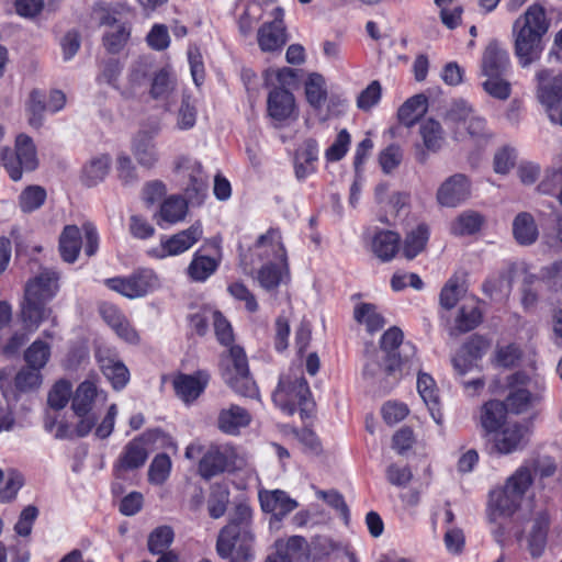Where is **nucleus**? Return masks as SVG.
Wrapping results in <instances>:
<instances>
[{
  "mask_svg": "<svg viewBox=\"0 0 562 562\" xmlns=\"http://www.w3.org/2000/svg\"><path fill=\"white\" fill-rule=\"evenodd\" d=\"M114 316V321H110V326L115 330L117 336L130 344H136L138 341L137 331L130 325V323L119 313L117 310H109Z\"/></svg>",
  "mask_w": 562,
  "mask_h": 562,
  "instance_id": "nucleus-60",
  "label": "nucleus"
},
{
  "mask_svg": "<svg viewBox=\"0 0 562 562\" xmlns=\"http://www.w3.org/2000/svg\"><path fill=\"white\" fill-rule=\"evenodd\" d=\"M512 289V280L508 271H499L496 274L490 276L482 285L483 292L493 297L495 294L504 291L509 292Z\"/></svg>",
  "mask_w": 562,
  "mask_h": 562,
  "instance_id": "nucleus-53",
  "label": "nucleus"
},
{
  "mask_svg": "<svg viewBox=\"0 0 562 562\" xmlns=\"http://www.w3.org/2000/svg\"><path fill=\"white\" fill-rule=\"evenodd\" d=\"M355 319L367 326L368 331L373 333L384 326V318L376 312V306L370 303H360L355 307Z\"/></svg>",
  "mask_w": 562,
  "mask_h": 562,
  "instance_id": "nucleus-45",
  "label": "nucleus"
},
{
  "mask_svg": "<svg viewBox=\"0 0 562 562\" xmlns=\"http://www.w3.org/2000/svg\"><path fill=\"white\" fill-rule=\"evenodd\" d=\"M267 110L269 116L276 121L290 119L295 111L293 93L284 88L272 89L268 95Z\"/></svg>",
  "mask_w": 562,
  "mask_h": 562,
  "instance_id": "nucleus-21",
  "label": "nucleus"
},
{
  "mask_svg": "<svg viewBox=\"0 0 562 562\" xmlns=\"http://www.w3.org/2000/svg\"><path fill=\"white\" fill-rule=\"evenodd\" d=\"M50 358V346L41 339H36L24 352L26 364L41 371Z\"/></svg>",
  "mask_w": 562,
  "mask_h": 562,
  "instance_id": "nucleus-47",
  "label": "nucleus"
},
{
  "mask_svg": "<svg viewBox=\"0 0 562 562\" xmlns=\"http://www.w3.org/2000/svg\"><path fill=\"white\" fill-rule=\"evenodd\" d=\"M105 284L128 299H136L145 296L157 286V276L150 269H140L126 278L106 279Z\"/></svg>",
  "mask_w": 562,
  "mask_h": 562,
  "instance_id": "nucleus-10",
  "label": "nucleus"
},
{
  "mask_svg": "<svg viewBox=\"0 0 562 562\" xmlns=\"http://www.w3.org/2000/svg\"><path fill=\"white\" fill-rule=\"evenodd\" d=\"M117 177L124 186H131L137 182V170L131 157L121 153L116 157Z\"/></svg>",
  "mask_w": 562,
  "mask_h": 562,
  "instance_id": "nucleus-57",
  "label": "nucleus"
},
{
  "mask_svg": "<svg viewBox=\"0 0 562 562\" xmlns=\"http://www.w3.org/2000/svg\"><path fill=\"white\" fill-rule=\"evenodd\" d=\"M221 368L225 383L236 393L247 397L258 395V389L250 374L244 348L232 345L227 353L222 357Z\"/></svg>",
  "mask_w": 562,
  "mask_h": 562,
  "instance_id": "nucleus-6",
  "label": "nucleus"
},
{
  "mask_svg": "<svg viewBox=\"0 0 562 562\" xmlns=\"http://www.w3.org/2000/svg\"><path fill=\"white\" fill-rule=\"evenodd\" d=\"M417 391L428 407L431 418L440 425L442 423V413L439 408V394L436 382L431 375L419 372L417 378Z\"/></svg>",
  "mask_w": 562,
  "mask_h": 562,
  "instance_id": "nucleus-28",
  "label": "nucleus"
},
{
  "mask_svg": "<svg viewBox=\"0 0 562 562\" xmlns=\"http://www.w3.org/2000/svg\"><path fill=\"white\" fill-rule=\"evenodd\" d=\"M482 322V312L476 304H463L454 321V330L464 334L476 328Z\"/></svg>",
  "mask_w": 562,
  "mask_h": 562,
  "instance_id": "nucleus-41",
  "label": "nucleus"
},
{
  "mask_svg": "<svg viewBox=\"0 0 562 562\" xmlns=\"http://www.w3.org/2000/svg\"><path fill=\"white\" fill-rule=\"evenodd\" d=\"M283 9L273 10V21L265 22L257 32L259 48L265 53L280 50L288 42L285 25L283 22Z\"/></svg>",
  "mask_w": 562,
  "mask_h": 562,
  "instance_id": "nucleus-12",
  "label": "nucleus"
},
{
  "mask_svg": "<svg viewBox=\"0 0 562 562\" xmlns=\"http://www.w3.org/2000/svg\"><path fill=\"white\" fill-rule=\"evenodd\" d=\"M428 109V99L425 94L419 93L415 94L408 100H406L402 106L398 109L397 116L400 122L411 127L413 126L422 116L425 115Z\"/></svg>",
  "mask_w": 562,
  "mask_h": 562,
  "instance_id": "nucleus-35",
  "label": "nucleus"
},
{
  "mask_svg": "<svg viewBox=\"0 0 562 562\" xmlns=\"http://www.w3.org/2000/svg\"><path fill=\"white\" fill-rule=\"evenodd\" d=\"M528 432V427L518 423H508L499 432L495 434L494 448L503 454L521 449L527 442Z\"/></svg>",
  "mask_w": 562,
  "mask_h": 562,
  "instance_id": "nucleus-18",
  "label": "nucleus"
},
{
  "mask_svg": "<svg viewBox=\"0 0 562 562\" xmlns=\"http://www.w3.org/2000/svg\"><path fill=\"white\" fill-rule=\"evenodd\" d=\"M382 88L378 80H373L357 98V106L362 111H369L381 99Z\"/></svg>",
  "mask_w": 562,
  "mask_h": 562,
  "instance_id": "nucleus-61",
  "label": "nucleus"
},
{
  "mask_svg": "<svg viewBox=\"0 0 562 562\" xmlns=\"http://www.w3.org/2000/svg\"><path fill=\"white\" fill-rule=\"evenodd\" d=\"M111 167V157L108 154H101L92 157L82 167L81 181L85 186L91 188L102 182L108 176Z\"/></svg>",
  "mask_w": 562,
  "mask_h": 562,
  "instance_id": "nucleus-31",
  "label": "nucleus"
},
{
  "mask_svg": "<svg viewBox=\"0 0 562 562\" xmlns=\"http://www.w3.org/2000/svg\"><path fill=\"white\" fill-rule=\"evenodd\" d=\"M305 95L311 106L319 110L326 99L327 90L325 87V79L319 74H311L305 82Z\"/></svg>",
  "mask_w": 562,
  "mask_h": 562,
  "instance_id": "nucleus-42",
  "label": "nucleus"
},
{
  "mask_svg": "<svg viewBox=\"0 0 562 562\" xmlns=\"http://www.w3.org/2000/svg\"><path fill=\"white\" fill-rule=\"evenodd\" d=\"M250 422L251 417L247 409L232 404L229 407L220 411L217 427L227 435H237L239 429L247 427Z\"/></svg>",
  "mask_w": 562,
  "mask_h": 562,
  "instance_id": "nucleus-24",
  "label": "nucleus"
},
{
  "mask_svg": "<svg viewBox=\"0 0 562 562\" xmlns=\"http://www.w3.org/2000/svg\"><path fill=\"white\" fill-rule=\"evenodd\" d=\"M229 502V493L223 488H216L212 491L211 496L207 501V510L212 518H221L226 509Z\"/></svg>",
  "mask_w": 562,
  "mask_h": 562,
  "instance_id": "nucleus-58",
  "label": "nucleus"
},
{
  "mask_svg": "<svg viewBox=\"0 0 562 562\" xmlns=\"http://www.w3.org/2000/svg\"><path fill=\"white\" fill-rule=\"evenodd\" d=\"M307 542L304 537L292 536L288 540L276 541V553L266 562H300L306 555Z\"/></svg>",
  "mask_w": 562,
  "mask_h": 562,
  "instance_id": "nucleus-22",
  "label": "nucleus"
},
{
  "mask_svg": "<svg viewBox=\"0 0 562 562\" xmlns=\"http://www.w3.org/2000/svg\"><path fill=\"white\" fill-rule=\"evenodd\" d=\"M176 89V78L169 68H161L154 74L150 95L156 100H165Z\"/></svg>",
  "mask_w": 562,
  "mask_h": 562,
  "instance_id": "nucleus-40",
  "label": "nucleus"
},
{
  "mask_svg": "<svg viewBox=\"0 0 562 562\" xmlns=\"http://www.w3.org/2000/svg\"><path fill=\"white\" fill-rule=\"evenodd\" d=\"M507 407L503 402L490 401L485 403L481 412V426L487 434H497L503 426Z\"/></svg>",
  "mask_w": 562,
  "mask_h": 562,
  "instance_id": "nucleus-36",
  "label": "nucleus"
},
{
  "mask_svg": "<svg viewBox=\"0 0 562 562\" xmlns=\"http://www.w3.org/2000/svg\"><path fill=\"white\" fill-rule=\"evenodd\" d=\"M272 400L288 415L299 409L302 419L308 417L315 406L308 383L302 374L282 375Z\"/></svg>",
  "mask_w": 562,
  "mask_h": 562,
  "instance_id": "nucleus-5",
  "label": "nucleus"
},
{
  "mask_svg": "<svg viewBox=\"0 0 562 562\" xmlns=\"http://www.w3.org/2000/svg\"><path fill=\"white\" fill-rule=\"evenodd\" d=\"M503 75L486 76L487 79L483 82L484 91L498 100H507L510 97V83L502 78Z\"/></svg>",
  "mask_w": 562,
  "mask_h": 562,
  "instance_id": "nucleus-55",
  "label": "nucleus"
},
{
  "mask_svg": "<svg viewBox=\"0 0 562 562\" xmlns=\"http://www.w3.org/2000/svg\"><path fill=\"white\" fill-rule=\"evenodd\" d=\"M533 482L532 471L522 465L509 476L504 487L490 493L488 509L492 520L512 516L520 506L525 493Z\"/></svg>",
  "mask_w": 562,
  "mask_h": 562,
  "instance_id": "nucleus-4",
  "label": "nucleus"
},
{
  "mask_svg": "<svg viewBox=\"0 0 562 562\" xmlns=\"http://www.w3.org/2000/svg\"><path fill=\"white\" fill-rule=\"evenodd\" d=\"M46 200V191L40 186L26 187L19 196V205L22 212L31 213L40 209Z\"/></svg>",
  "mask_w": 562,
  "mask_h": 562,
  "instance_id": "nucleus-48",
  "label": "nucleus"
},
{
  "mask_svg": "<svg viewBox=\"0 0 562 562\" xmlns=\"http://www.w3.org/2000/svg\"><path fill=\"white\" fill-rule=\"evenodd\" d=\"M255 533L252 531V510L245 504L235 507L229 521L218 533L216 552L231 562H251L254 560Z\"/></svg>",
  "mask_w": 562,
  "mask_h": 562,
  "instance_id": "nucleus-1",
  "label": "nucleus"
},
{
  "mask_svg": "<svg viewBox=\"0 0 562 562\" xmlns=\"http://www.w3.org/2000/svg\"><path fill=\"white\" fill-rule=\"evenodd\" d=\"M403 159V151L398 145L392 144L379 155V162L383 172L391 173L396 169Z\"/></svg>",
  "mask_w": 562,
  "mask_h": 562,
  "instance_id": "nucleus-59",
  "label": "nucleus"
},
{
  "mask_svg": "<svg viewBox=\"0 0 562 562\" xmlns=\"http://www.w3.org/2000/svg\"><path fill=\"white\" fill-rule=\"evenodd\" d=\"M130 32L124 25H117L114 31L109 32L103 37V44L109 53H119L126 44Z\"/></svg>",
  "mask_w": 562,
  "mask_h": 562,
  "instance_id": "nucleus-64",
  "label": "nucleus"
},
{
  "mask_svg": "<svg viewBox=\"0 0 562 562\" xmlns=\"http://www.w3.org/2000/svg\"><path fill=\"white\" fill-rule=\"evenodd\" d=\"M157 133V131H139L132 139V153L143 168L151 169L159 161L160 155L154 140Z\"/></svg>",
  "mask_w": 562,
  "mask_h": 562,
  "instance_id": "nucleus-16",
  "label": "nucleus"
},
{
  "mask_svg": "<svg viewBox=\"0 0 562 562\" xmlns=\"http://www.w3.org/2000/svg\"><path fill=\"white\" fill-rule=\"evenodd\" d=\"M380 347L383 352L385 374L397 380L404 366L414 358L416 353L415 346L409 341H404V334L401 328L393 326L382 335Z\"/></svg>",
  "mask_w": 562,
  "mask_h": 562,
  "instance_id": "nucleus-7",
  "label": "nucleus"
},
{
  "mask_svg": "<svg viewBox=\"0 0 562 562\" xmlns=\"http://www.w3.org/2000/svg\"><path fill=\"white\" fill-rule=\"evenodd\" d=\"M471 189L468 178L456 173L446 179L437 190V202L441 206L456 207L470 196Z\"/></svg>",
  "mask_w": 562,
  "mask_h": 562,
  "instance_id": "nucleus-15",
  "label": "nucleus"
},
{
  "mask_svg": "<svg viewBox=\"0 0 562 562\" xmlns=\"http://www.w3.org/2000/svg\"><path fill=\"white\" fill-rule=\"evenodd\" d=\"M462 291L463 289L459 284L458 280L451 278L441 289L439 296L440 305L446 310L453 308L457 305Z\"/></svg>",
  "mask_w": 562,
  "mask_h": 562,
  "instance_id": "nucleus-63",
  "label": "nucleus"
},
{
  "mask_svg": "<svg viewBox=\"0 0 562 562\" xmlns=\"http://www.w3.org/2000/svg\"><path fill=\"white\" fill-rule=\"evenodd\" d=\"M196 121V109L191 103L189 95H183L177 116V127L179 130H190Z\"/></svg>",
  "mask_w": 562,
  "mask_h": 562,
  "instance_id": "nucleus-62",
  "label": "nucleus"
},
{
  "mask_svg": "<svg viewBox=\"0 0 562 562\" xmlns=\"http://www.w3.org/2000/svg\"><path fill=\"white\" fill-rule=\"evenodd\" d=\"M401 237L392 231H380L372 240V251L382 261H390L400 249Z\"/></svg>",
  "mask_w": 562,
  "mask_h": 562,
  "instance_id": "nucleus-34",
  "label": "nucleus"
},
{
  "mask_svg": "<svg viewBox=\"0 0 562 562\" xmlns=\"http://www.w3.org/2000/svg\"><path fill=\"white\" fill-rule=\"evenodd\" d=\"M59 279L56 270L46 268L26 282L21 317L27 330H36L42 322L52 316L53 311L47 303L57 295Z\"/></svg>",
  "mask_w": 562,
  "mask_h": 562,
  "instance_id": "nucleus-2",
  "label": "nucleus"
},
{
  "mask_svg": "<svg viewBox=\"0 0 562 562\" xmlns=\"http://www.w3.org/2000/svg\"><path fill=\"white\" fill-rule=\"evenodd\" d=\"M508 52L499 45L498 42L492 41L484 49L481 68L483 76L504 75L509 67Z\"/></svg>",
  "mask_w": 562,
  "mask_h": 562,
  "instance_id": "nucleus-20",
  "label": "nucleus"
},
{
  "mask_svg": "<svg viewBox=\"0 0 562 562\" xmlns=\"http://www.w3.org/2000/svg\"><path fill=\"white\" fill-rule=\"evenodd\" d=\"M483 223L484 218L477 212L467 211L451 224V233L457 236L472 235L480 231Z\"/></svg>",
  "mask_w": 562,
  "mask_h": 562,
  "instance_id": "nucleus-44",
  "label": "nucleus"
},
{
  "mask_svg": "<svg viewBox=\"0 0 562 562\" xmlns=\"http://www.w3.org/2000/svg\"><path fill=\"white\" fill-rule=\"evenodd\" d=\"M550 520L546 512H540L533 519L532 528L528 535V550L532 558H539L544 552Z\"/></svg>",
  "mask_w": 562,
  "mask_h": 562,
  "instance_id": "nucleus-30",
  "label": "nucleus"
},
{
  "mask_svg": "<svg viewBox=\"0 0 562 562\" xmlns=\"http://www.w3.org/2000/svg\"><path fill=\"white\" fill-rule=\"evenodd\" d=\"M209 375L202 372L196 375L179 374L173 381V387L184 403H191L203 393Z\"/></svg>",
  "mask_w": 562,
  "mask_h": 562,
  "instance_id": "nucleus-23",
  "label": "nucleus"
},
{
  "mask_svg": "<svg viewBox=\"0 0 562 562\" xmlns=\"http://www.w3.org/2000/svg\"><path fill=\"white\" fill-rule=\"evenodd\" d=\"M171 471V460L167 453L157 454L148 469V481L155 485L164 484Z\"/></svg>",
  "mask_w": 562,
  "mask_h": 562,
  "instance_id": "nucleus-49",
  "label": "nucleus"
},
{
  "mask_svg": "<svg viewBox=\"0 0 562 562\" xmlns=\"http://www.w3.org/2000/svg\"><path fill=\"white\" fill-rule=\"evenodd\" d=\"M228 461L226 454L217 447H212L202 457L199 463V473L202 477L209 480L227 468Z\"/></svg>",
  "mask_w": 562,
  "mask_h": 562,
  "instance_id": "nucleus-38",
  "label": "nucleus"
},
{
  "mask_svg": "<svg viewBox=\"0 0 562 562\" xmlns=\"http://www.w3.org/2000/svg\"><path fill=\"white\" fill-rule=\"evenodd\" d=\"M0 159L13 181H19L24 171H33L38 166L36 147L26 134L16 136L14 149L3 147L0 150Z\"/></svg>",
  "mask_w": 562,
  "mask_h": 562,
  "instance_id": "nucleus-8",
  "label": "nucleus"
},
{
  "mask_svg": "<svg viewBox=\"0 0 562 562\" xmlns=\"http://www.w3.org/2000/svg\"><path fill=\"white\" fill-rule=\"evenodd\" d=\"M99 398L105 402L106 396L98 392L94 383L83 381L72 396L71 408L78 417H83L91 412L93 403Z\"/></svg>",
  "mask_w": 562,
  "mask_h": 562,
  "instance_id": "nucleus-27",
  "label": "nucleus"
},
{
  "mask_svg": "<svg viewBox=\"0 0 562 562\" xmlns=\"http://www.w3.org/2000/svg\"><path fill=\"white\" fill-rule=\"evenodd\" d=\"M548 31L544 9L530 5L513 25L514 52L518 64L528 68L538 61L544 49L543 36Z\"/></svg>",
  "mask_w": 562,
  "mask_h": 562,
  "instance_id": "nucleus-3",
  "label": "nucleus"
},
{
  "mask_svg": "<svg viewBox=\"0 0 562 562\" xmlns=\"http://www.w3.org/2000/svg\"><path fill=\"white\" fill-rule=\"evenodd\" d=\"M536 79L539 101L546 106L549 119L562 126V77L553 75L550 69H541Z\"/></svg>",
  "mask_w": 562,
  "mask_h": 562,
  "instance_id": "nucleus-9",
  "label": "nucleus"
},
{
  "mask_svg": "<svg viewBox=\"0 0 562 562\" xmlns=\"http://www.w3.org/2000/svg\"><path fill=\"white\" fill-rule=\"evenodd\" d=\"M100 369L115 390H122L130 381V371L126 366L115 357L98 353Z\"/></svg>",
  "mask_w": 562,
  "mask_h": 562,
  "instance_id": "nucleus-29",
  "label": "nucleus"
},
{
  "mask_svg": "<svg viewBox=\"0 0 562 562\" xmlns=\"http://www.w3.org/2000/svg\"><path fill=\"white\" fill-rule=\"evenodd\" d=\"M533 381L524 372L508 376L509 393L504 402L507 409L515 414L526 412L539 401V395L532 393Z\"/></svg>",
  "mask_w": 562,
  "mask_h": 562,
  "instance_id": "nucleus-11",
  "label": "nucleus"
},
{
  "mask_svg": "<svg viewBox=\"0 0 562 562\" xmlns=\"http://www.w3.org/2000/svg\"><path fill=\"white\" fill-rule=\"evenodd\" d=\"M514 237L520 245H531L538 238V228L529 213H519L513 223Z\"/></svg>",
  "mask_w": 562,
  "mask_h": 562,
  "instance_id": "nucleus-39",
  "label": "nucleus"
},
{
  "mask_svg": "<svg viewBox=\"0 0 562 562\" xmlns=\"http://www.w3.org/2000/svg\"><path fill=\"white\" fill-rule=\"evenodd\" d=\"M422 144L415 145V159L426 164L429 154L438 153L445 144V131L441 124L434 119H426L419 124Z\"/></svg>",
  "mask_w": 562,
  "mask_h": 562,
  "instance_id": "nucleus-14",
  "label": "nucleus"
},
{
  "mask_svg": "<svg viewBox=\"0 0 562 562\" xmlns=\"http://www.w3.org/2000/svg\"><path fill=\"white\" fill-rule=\"evenodd\" d=\"M255 247L261 252V257L271 258L288 266L286 250L282 243L281 232L278 228H270L266 234L258 237Z\"/></svg>",
  "mask_w": 562,
  "mask_h": 562,
  "instance_id": "nucleus-26",
  "label": "nucleus"
},
{
  "mask_svg": "<svg viewBox=\"0 0 562 562\" xmlns=\"http://www.w3.org/2000/svg\"><path fill=\"white\" fill-rule=\"evenodd\" d=\"M187 212V201L178 195L169 196L160 206L161 218L170 224H175L184 220Z\"/></svg>",
  "mask_w": 562,
  "mask_h": 562,
  "instance_id": "nucleus-46",
  "label": "nucleus"
},
{
  "mask_svg": "<svg viewBox=\"0 0 562 562\" xmlns=\"http://www.w3.org/2000/svg\"><path fill=\"white\" fill-rule=\"evenodd\" d=\"M281 267L286 268L283 263L278 260L271 259V261L259 270L258 281L266 290L277 288L281 281Z\"/></svg>",
  "mask_w": 562,
  "mask_h": 562,
  "instance_id": "nucleus-51",
  "label": "nucleus"
},
{
  "mask_svg": "<svg viewBox=\"0 0 562 562\" xmlns=\"http://www.w3.org/2000/svg\"><path fill=\"white\" fill-rule=\"evenodd\" d=\"M192 171L189 175L190 183L186 188V194L191 203L200 204L207 191V178L203 172L202 165L192 160L189 157H180L176 162V169H189Z\"/></svg>",
  "mask_w": 562,
  "mask_h": 562,
  "instance_id": "nucleus-17",
  "label": "nucleus"
},
{
  "mask_svg": "<svg viewBox=\"0 0 562 562\" xmlns=\"http://www.w3.org/2000/svg\"><path fill=\"white\" fill-rule=\"evenodd\" d=\"M71 395V383L67 380L57 381L48 393V405L54 409L64 408Z\"/></svg>",
  "mask_w": 562,
  "mask_h": 562,
  "instance_id": "nucleus-54",
  "label": "nucleus"
},
{
  "mask_svg": "<svg viewBox=\"0 0 562 562\" xmlns=\"http://www.w3.org/2000/svg\"><path fill=\"white\" fill-rule=\"evenodd\" d=\"M148 453L144 440L138 437L130 441L121 453L115 469L117 472H126L143 467L147 460Z\"/></svg>",
  "mask_w": 562,
  "mask_h": 562,
  "instance_id": "nucleus-25",
  "label": "nucleus"
},
{
  "mask_svg": "<svg viewBox=\"0 0 562 562\" xmlns=\"http://www.w3.org/2000/svg\"><path fill=\"white\" fill-rule=\"evenodd\" d=\"M82 245L81 232L76 225H67L59 237V251L64 261L72 263L77 260Z\"/></svg>",
  "mask_w": 562,
  "mask_h": 562,
  "instance_id": "nucleus-33",
  "label": "nucleus"
},
{
  "mask_svg": "<svg viewBox=\"0 0 562 562\" xmlns=\"http://www.w3.org/2000/svg\"><path fill=\"white\" fill-rule=\"evenodd\" d=\"M14 384L21 392L34 391L42 384L41 371L27 366L16 373Z\"/></svg>",
  "mask_w": 562,
  "mask_h": 562,
  "instance_id": "nucleus-52",
  "label": "nucleus"
},
{
  "mask_svg": "<svg viewBox=\"0 0 562 562\" xmlns=\"http://www.w3.org/2000/svg\"><path fill=\"white\" fill-rule=\"evenodd\" d=\"M428 239L429 227L425 223H420L409 231L406 234L403 244V255L405 258L412 260L417 257L426 248Z\"/></svg>",
  "mask_w": 562,
  "mask_h": 562,
  "instance_id": "nucleus-37",
  "label": "nucleus"
},
{
  "mask_svg": "<svg viewBox=\"0 0 562 562\" xmlns=\"http://www.w3.org/2000/svg\"><path fill=\"white\" fill-rule=\"evenodd\" d=\"M173 541V531L169 526H160L153 530L148 537V550L153 554L166 552Z\"/></svg>",
  "mask_w": 562,
  "mask_h": 562,
  "instance_id": "nucleus-50",
  "label": "nucleus"
},
{
  "mask_svg": "<svg viewBox=\"0 0 562 562\" xmlns=\"http://www.w3.org/2000/svg\"><path fill=\"white\" fill-rule=\"evenodd\" d=\"M538 190L543 194L555 195L562 207V167L549 171L538 186Z\"/></svg>",
  "mask_w": 562,
  "mask_h": 562,
  "instance_id": "nucleus-56",
  "label": "nucleus"
},
{
  "mask_svg": "<svg viewBox=\"0 0 562 562\" xmlns=\"http://www.w3.org/2000/svg\"><path fill=\"white\" fill-rule=\"evenodd\" d=\"M473 112L472 108L463 100L453 102L448 109L445 122L451 128L456 140L463 139L464 133L461 128L467 125Z\"/></svg>",
  "mask_w": 562,
  "mask_h": 562,
  "instance_id": "nucleus-32",
  "label": "nucleus"
},
{
  "mask_svg": "<svg viewBox=\"0 0 562 562\" xmlns=\"http://www.w3.org/2000/svg\"><path fill=\"white\" fill-rule=\"evenodd\" d=\"M259 501L262 510L271 514L270 528H279L283 518L299 506V503L282 490L261 491Z\"/></svg>",
  "mask_w": 562,
  "mask_h": 562,
  "instance_id": "nucleus-13",
  "label": "nucleus"
},
{
  "mask_svg": "<svg viewBox=\"0 0 562 562\" xmlns=\"http://www.w3.org/2000/svg\"><path fill=\"white\" fill-rule=\"evenodd\" d=\"M217 266L214 258L196 252L188 267V276L193 281L202 282L216 271Z\"/></svg>",
  "mask_w": 562,
  "mask_h": 562,
  "instance_id": "nucleus-43",
  "label": "nucleus"
},
{
  "mask_svg": "<svg viewBox=\"0 0 562 562\" xmlns=\"http://www.w3.org/2000/svg\"><path fill=\"white\" fill-rule=\"evenodd\" d=\"M200 223L191 225L188 229L181 231L170 237L161 238V257L176 256L191 248L202 237Z\"/></svg>",
  "mask_w": 562,
  "mask_h": 562,
  "instance_id": "nucleus-19",
  "label": "nucleus"
}]
</instances>
